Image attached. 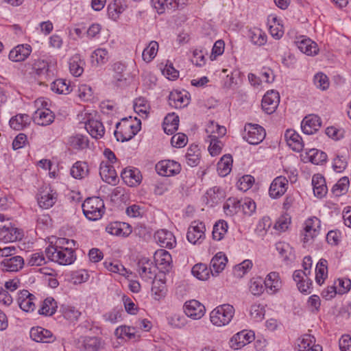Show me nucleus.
Segmentation results:
<instances>
[{"label": "nucleus", "instance_id": "1", "mask_svg": "<svg viewBox=\"0 0 351 351\" xmlns=\"http://www.w3.org/2000/svg\"><path fill=\"white\" fill-rule=\"evenodd\" d=\"M71 243L74 245L75 241L66 238H59L55 245L46 248L45 254L49 260L60 265H71L76 259L75 251L70 246Z\"/></svg>", "mask_w": 351, "mask_h": 351}, {"label": "nucleus", "instance_id": "11", "mask_svg": "<svg viewBox=\"0 0 351 351\" xmlns=\"http://www.w3.org/2000/svg\"><path fill=\"white\" fill-rule=\"evenodd\" d=\"M56 193L50 187L46 186L40 189L38 203L41 208L45 209L49 208L56 203Z\"/></svg>", "mask_w": 351, "mask_h": 351}, {"label": "nucleus", "instance_id": "43", "mask_svg": "<svg viewBox=\"0 0 351 351\" xmlns=\"http://www.w3.org/2000/svg\"><path fill=\"white\" fill-rule=\"evenodd\" d=\"M328 276L327 261L325 259H321L316 265L315 268V280L321 285Z\"/></svg>", "mask_w": 351, "mask_h": 351}, {"label": "nucleus", "instance_id": "32", "mask_svg": "<svg viewBox=\"0 0 351 351\" xmlns=\"http://www.w3.org/2000/svg\"><path fill=\"white\" fill-rule=\"evenodd\" d=\"M121 177L131 186L139 184L142 179L141 172L137 169H125L121 173Z\"/></svg>", "mask_w": 351, "mask_h": 351}, {"label": "nucleus", "instance_id": "21", "mask_svg": "<svg viewBox=\"0 0 351 351\" xmlns=\"http://www.w3.org/2000/svg\"><path fill=\"white\" fill-rule=\"evenodd\" d=\"M30 337L32 340L41 343H51L56 339L51 331L39 326L30 330Z\"/></svg>", "mask_w": 351, "mask_h": 351}, {"label": "nucleus", "instance_id": "64", "mask_svg": "<svg viewBox=\"0 0 351 351\" xmlns=\"http://www.w3.org/2000/svg\"><path fill=\"white\" fill-rule=\"evenodd\" d=\"M241 202L235 198H229L223 206L224 210H230V213L233 214L237 213L241 208Z\"/></svg>", "mask_w": 351, "mask_h": 351}, {"label": "nucleus", "instance_id": "56", "mask_svg": "<svg viewBox=\"0 0 351 351\" xmlns=\"http://www.w3.org/2000/svg\"><path fill=\"white\" fill-rule=\"evenodd\" d=\"M69 142L73 148L77 149H83L88 146V140L87 137L81 134H77L71 137Z\"/></svg>", "mask_w": 351, "mask_h": 351}, {"label": "nucleus", "instance_id": "41", "mask_svg": "<svg viewBox=\"0 0 351 351\" xmlns=\"http://www.w3.org/2000/svg\"><path fill=\"white\" fill-rule=\"evenodd\" d=\"M104 341L98 337H84L82 346L86 351H98L103 348Z\"/></svg>", "mask_w": 351, "mask_h": 351}, {"label": "nucleus", "instance_id": "25", "mask_svg": "<svg viewBox=\"0 0 351 351\" xmlns=\"http://www.w3.org/2000/svg\"><path fill=\"white\" fill-rule=\"evenodd\" d=\"M24 264L23 258L20 256L6 258L1 263L3 271L14 272L21 269Z\"/></svg>", "mask_w": 351, "mask_h": 351}, {"label": "nucleus", "instance_id": "15", "mask_svg": "<svg viewBox=\"0 0 351 351\" xmlns=\"http://www.w3.org/2000/svg\"><path fill=\"white\" fill-rule=\"evenodd\" d=\"M254 339V333L252 331L243 330L234 335L230 340L231 346L238 350L250 343Z\"/></svg>", "mask_w": 351, "mask_h": 351}, {"label": "nucleus", "instance_id": "5", "mask_svg": "<svg viewBox=\"0 0 351 351\" xmlns=\"http://www.w3.org/2000/svg\"><path fill=\"white\" fill-rule=\"evenodd\" d=\"M190 98L186 89H174L169 94V104L175 108H182L189 104Z\"/></svg>", "mask_w": 351, "mask_h": 351}, {"label": "nucleus", "instance_id": "20", "mask_svg": "<svg viewBox=\"0 0 351 351\" xmlns=\"http://www.w3.org/2000/svg\"><path fill=\"white\" fill-rule=\"evenodd\" d=\"M285 138L288 146L294 152H300L304 148L302 137L295 130L288 129L285 133Z\"/></svg>", "mask_w": 351, "mask_h": 351}, {"label": "nucleus", "instance_id": "2", "mask_svg": "<svg viewBox=\"0 0 351 351\" xmlns=\"http://www.w3.org/2000/svg\"><path fill=\"white\" fill-rule=\"evenodd\" d=\"M234 308L229 304L219 305L210 313L211 323L218 327L228 325L234 315Z\"/></svg>", "mask_w": 351, "mask_h": 351}, {"label": "nucleus", "instance_id": "38", "mask_svg": "<svg viewBox=\"0 0 351 351\" xmlns=\"http://www.w3.org/2000/svg\"><path fill=\"white\" fill-rule=\"evenodd\" d=\"M32 118L27 114H19L12 117L10 120V125L15 130H21L29 125Z\"/></svg>", "mask_w": 351, "mask_h": 351}, {"label": "nucleus", "instance_id": "55", "mask_svg": "<svg viewBox=\"0 0 351 351\" xmlns=\"http://www.w3.org/2000/svg\"><path fill=\"white\" fill-rule=\"evenodd\" d=\"M315 343V337L306 334L298 339L297 348L298 351H307Z\"/></svg>", "mask_w": 351, "mask_h": 351}, {"label": "nucleus", "instance_id": "18", "mask_svg": "<svg viewBox=\"0 0 351 351\" xmlns=\"http://www.w3.org/2000/svg\"><path fill=\"white\" fill-rule=\"evenodd\" d=\"M155 240L162 247L173 248L176 246V241L174 235L167 230H158L154 235Z\"/></svg>", "mask_w": 351, "mask_h": 351}, {"label": "nucleus", "instance_id": "31", "mask_svg": "<svg viewBox=\"0 0 351 351\" xmlns=\"http://www.w3.org/2000/svg\"><path fill=\"white\" fill-rule=\"evenodd\" d=\"M313 193L315 196L322 198L326 195L328 189L325 178L321 174H315L312 178Z\"/></svg>", "mask_w": 351, "mask_h": 351}, {"label": "nucleus", "instance_id": "23", "mask_svg": "<svg viewBox=\"0 0 351 351\" xmlns=\"http://www.w3.org/2000/svg\"><path fill=\"white\" fill-rule=\"evenodd\" d=\"M34 69L35 70V75L38 76V83L39 86H48L49 80H45L47 73L49 72V64L45 60H38L35 62Z\"/></svg>", "mask_w": 351, "mask_h": 351}, {"label": "nucleus", "instance_id": "8", "mask_svg": "<svg viewBox=\"0 0 351 351\" xmlns=\"http://www.w3.org/2000/svg\"><path fill=\"white\" fill-rule=\"evenodd\" d=\"M280 102V95L274 89L268 90L262 99V108L267 114L273 113L277 108Z\"/></svg>", "mask_w": 351, "mask_h": 351}, {"label": "nucleus", "instance_id": "10", "mask_svg": "<svg viewBox=\"0 0 351 351\" xmlns=\"http://www.w3.org/2000/svg\"><path fill=\"white\" fill-rule=\"evenodd\" d=\"M36 297L27 290L21 291L17 299L20 308L26 313L33 312L36 309Z\"/></svg>", "mask_w": 351, "mask_h": 351}, {"label": "nucleus", "instance_id": "28", "mask_svg": "<svg viewBox=\"0 0 351 351\" xmlns=\"http://www.w3.org/2000/svg\"><path fill=\"white\" fill-rule=\"evenodd\" d=\"M99 174L102 180L110 184H114L117 176L114 168L107 162H102L100 164Z\"/></svg>", "mask_w": 351, "mask_h": 351}, {"label": "nucleus", "instance_id": "30", "mask_svg": "<svg viewBox=\"0 0 351 351\" xmlns=\"http://www.w3.org/2000/svg\"><path fill=\"white\" fill-rule=\"evenodd\" d=\"M228 262V258L223 252H218L211 259L210 264V270L213 275H217L221 272Z\"/></svg>", "mask_w": 351, "mask_h": 351}, {"label": "nucleus", "instance_id": "57", "mask_svg": "<svg viewBox=\"0 0 351 351\" xmlns=\"http://www.w3.org/2000/svg\"><path fill=\"white\" fill-rule=\"evenodd\" d=\"M169 323L173 327L181 328L186 325L187 319L180 313H175L169 318Z\"/></svg>", "mask_w": 351, "mask_h": 351}, {"label": "nucleus", "instance_id": "17", "mask_svg": "<svg viewBox=\"0 0 351 351\" xmlns=\"http://www.w3.org/2000/svg\"><path fill=\"white\" fill-rule=\"evenodd\" d=\"M320 220L315 217H311L305 221L304 242H308L317 236L320 229Z\"/></svg>", "mask_w": 351, "mask_h": 351}, {"label": "nucleus", "instance_id": "7", "mask_svg": "<svg viewBox=\"0 0 351 351\" xmlns=\"http://www.w3.org/2000/svg\"><path fill=\"white\" fill-rule=\"evenodd\" d=\"M185 315L193 319H199L205 314V306L196 300L186 301L184 304Z\"/></svg>", "mask_w": 351, "mask_h": 351}, {"label": "nucleus", "instance_id": "60", "mask_svg": "<svg viewBox=\"0 0 351 351\" xmlns=\"http://www.w3.org/2000/svg\"><path fill=\"white\" fill-rule=\"evenodd\" d=\"M116 334L120 338L128 337L129 339H134L136 337V332L134 328L130 326H120L117 328Z\"/></svg>", "mask_w": 351, "mask_h": 351}, {"label": "nucleus", "instance_id": "45", "mask_svg": "<svg viewBox=\"0 0 351 351\" xmlns=\"http://www.w3.org/2000/svg\"><path fill=\"white\" fill-rule=\"evenodd\" d=\"M232 165V156L224 155L217 163V171L220 176H226L231 171Z\"/></svg>", "mask_w": 351, "mask_h": 351}, {"label": "nucleus", "instance_id": "35", "mask_svg": "<svg viewBox=\"0 0 351 351\" xmlns=\"http://www.w3.org/2000/svg\"><path fill=\"white\" fill-rule=\"evenodd\" d=\"M186 164L190 167H196L201 160V152L197 145H191L185 155Z\"/></svg>", "mask_w": 351, "mask_h": 351}, {"label": "nucleus", "instance_id": "13", "mask_svg": "<svg viewBox=\"0 0 351 351\" xmlns=\"http://www.w3.org/2000/svg\"><path fill=\"white\" fill-rule=\"evenodd\" d=\"M322 125L320 118L315 114L306 116L302 123L301 128L304 134H313L316 132Z\"/></svg>", "mask_w": 351, "mask_h": 351}, {"label": "nucleus", "instance_id": "34", "mask_svg": "<svg viewBox=\"0 0 351 351\" xmlns=\"http://www.w3.org/2000/svg\"><path fill=\"white\" fill-rule=\"evenodd\" d=\"M207 138L210 140L213 138H220L226 133V128L224 126L219 125L215 121H210L206 128Z\"/></svg>", "mask_w": 351, "mask_h": 351}, {"label": "nucleus", "instance_id": "19", "mask_svg": "<svg viewBox=\"0 0 351 351\" xmlns=\"http://www.w3.org/2000/svg\"><path fill=\"white\" fill-rule=\"evenodd\" d=\"M55 115L49 108L37 109L33 114L34 122L39 125L46 126L52 123Z\"/></svg>", "mask_w": 351, "mask_h": 351}, {"label": "nucleus", "instance_id": "3", "mask_svg": "<svg viewBox=\"0 0 351 351\" xmlns=\"http://www.w3.org/2000/svg\"><path fill=\"white\" fill-rule=\"evenodd\" d=\"M83 213L90 221H97L105 212L104 201L98 197H88L82 205Z\"/></svg>", "mask_w": 351, "mask_h": 351}, {"label": "nucleus", "instance_id": "29", "mask_svg": "<svg viewBox=\"0 0 351 351\" xmlns=\"http://www.w3.org/2000/svg\"><path fill=\"white\" fill-rule=\"evenodd\" d=\"M29 45H19L10 51L9 59L13 62L23 61L31 53Z\"/></svg>", "mask_w": 351, "mask_h": 351}, {"label": "nucleus", "instance_id": "14", "mask_svg": "<svg viewBox=\"0 0 351 351\" xmlns=\"http://www.w3.org/2000/svg\"><path fill=\"white\" fill-rule=\"evenodd\" d=\"M288 180L284 176L276 178L271 182L269 193L272 198L281 197L287 191Z\"/></svg>", "mask_w": 351, "mask_h": 351}, {"label": "nucleus", "instance_id": "26", "mask_svg": "<svg viewBox=\"0 0 351 351\" xmlns=\"http://www.w3.org/2000/svg\"><path fill=\"white\" fill-rule=\"evenodd\" d=\"M22 232L17 228H14L10 223L9 226H4L0 230V239L5 243L14 242L21 239Z\"/></svg>", "mask_w": 351, "mask_h": 351}, {"label": "nucleus", "instance_id": "50", "mask_svg": "<svg viewBox=\"0 0 351 351\" xmlns=\"http://www.w3.org/2000/svg\"><path fill=\"white\" fill-rule=\"evenodd\" d=\"M223 197V191L217 186H214L208 189L206 193L207 202L212 204H217Z\"/></svg>", "mask_w": 351, "mask_h": 351}, {"label": "nucleus", "instance_id": "53", "mask_svg": "<svg viewBox=\"0 0 351 351\" xmlns=\"http://www.w3.org/2000/svg\"><path fill=\"white\" fill-rule=\"evenodd\" d=\"M264 281L260 277H254L250 279L249 290L254 295H260L264 291Z\"/></svg>", "mask_w": 351, "mask_h": 351}, {"label": "nucleus", "instance_id": "58", "mask_svg": "<svg viewBox=\"0 0 351 351\" xmlns=\"http://www.w3.org/2000/svg\"><path fill=\"white\" fill-rule=\"evenodd\" d=\"M108 53L105 49L99 48L95 50L91 55L92 62L96 61L97 64L105 63L108 60Z\"/></svg>", "mask_w": 351, "mask_h": 351}, {"label": "nucleus", "instance_id": "42", "mask_svg": "<svg viewBox=\"0 0 351 351\" xmlns=\"http://www.w3.org/2000/svg\"><path fill=\"white\" fill-rule=\"evenodd\" d=\"M58 308L57 303L53 298H47L41 304L38 312L41 315L51 316L53 315Z\"/></svg>", "mask_w": 351, "mask_h": 351}, {"label": "nucleus", "instance_id": "49", "mask_svg": "<svg viewBox=\"0 0 351 351\" xmlns=\"http://www.w3.org/2000/svg\"><path fill=\"white\" fill-rule=\"evenodd\" d=\"M191 272L197 279L206 280L209 278L210 270L205 264L199 263L193 267Z\"/></svg>", "mask_w": 351, "mask_h": 351}, {"label": "nucleus", "instance_id": "24", "mask_svg": "<svg viewBox=\"0 0 351 351\" xmlns=\"http://www.w3.org/2000/svg\"><path fill=\"white\" fill-rule=\"evenodd\" d=\"M85 128L90 135L96 139L103 137L105 133L104 126L97 119H88L85 122Z\"/></svg>", "mask_w": 351, "mask_h": 351}, {"label": "nucleus", "instance_id": "22", "mask_svg": "<svg viewBox=\"0 0 351 351\" xmlns=\"http://www.w3.org/2000/svg\"><path fill=\"white\" fill-rule=\"evenodd\" d=\"M293 278L297 284L298 290L303 293H310L312 286V281L305 273L300 269L295 270L293 274Z\"/></svg>", "mask_w": 351, "mask_h": 351}, {"label": "nucleus", "instance_id": "48", "mask_svg": "<svg viewBox=\"0 0 351 351\" xmlns=\"http://www.w3.org/2000/svg\"><path fill=\"white\" fill-rule=\"evenodd\" d=\"M228 226L226 221L219 220L213 226V237L215 240H221L228 231Z\"/></svg>", "mask_w": 351, "mask_h": 351}, {"label": "nucleus", "instance_id": "4", "mask_svg": "<svg viewBox=\"0 0 351 351\" xmlns=\"http://www.w3.org/2000/svg\"><path fill=\"white\" fill-rule=\"evenodd\" d=\"M205 224L199 221L191 222L186 234L187 240L193 244L200 243L205 239Z\"/></svg>", "mask_w": 351, "mask_h": 351}, {"label": "nucleus", "instance_id": "40", "mask_svg": "<svg viewBox=\"0 0 351 351\" xmlns=\"http://www.w3.org/2000/svg\"><path fill=\"white\" fill-rule=\"evenodd\" d=\"M69 71L75 77L80 76L84 72L85 62L80 55L76 54L69 60Z\"/></svg>", "mask_w": 351, "mask_h": 351}, {"label": "nucleus", "instance_id": "61", "mask_svg": "<svg viewBox=\"0 0 351 351\" xmlns=\"http://www.w3.org/2000/svg\"><path fill=\"white\" fill-rule=\"evenodd\" d=\"M252 267V263L250 260H245L241 263L236 265L234 273L238 277H242Z\"/></svg>", "mask_w": 351, "mask_h": 351}, {"label": "nucleus", "instance_id": "47", "mask_svg": "<svg viewBox=\"0 0 351 351\" xmlns=\"http://www.w3.org/2000/svg\"><path fill=\"white\" fill-rule=\"evenodd\" d=\"M88 174V165L86 162H76L71 169V175L76 179H81Z\"/></svg>", "mask_w": 351, "mask_h": 351}, {"label": "nucleus", "instance_id": "39", "mask_svg": "<svg viewBox=\"0 0 351 351\" xmlns=\"http://www.w3.org/2000/svg\"><path fill=\"white\" fill-rule=\"evenodd\" d=\"M179 117L174 113L168 114L163 122V129L166 134H173L178 129Z\"/></svg>", "mask_w": 351, "mask_h": 351}, {"label": "nucleus", "instance_id": "12", "mask_svg": "<svg viewBox=\"0 0 351 351\" xmlns=\"http://www.w3.org/2000/svg\"><path fill=\"white\" fill-rule=\"evenodd\" d=\"M157 269V266L146 258H142L138 263V273L145 280H151L155 278Z\"/></svg>", "mask_w": 351, "mask_h": 351}, {"label": "nucleus", "instance_id": "6", "mask_svg": "<svg viewBox=\"0 0 351 351\" xmlns=\"http://www.w3.org/2000/svg\"><path fill=\"white\" fill-rule=\"evenodd\" d=\"M245 130L247 131L246 135L244 138L252 145H258L265 137V129L259 125L247 124Z\"/></svg>", "mask_w": 351, "mask_h": 351}, {"label": "nucleus", "instance_id": "59", "mask_svg": "<svg viewBox=\"0 0 351 351\" xmlns=\"http://www.w3.org/2000/svg\"><path fill=\"white\" fill-rule=\"evenodd\" d=\"M105 267L110 271L117 273L122 276L126 274V269L118 262L105 261L104 263Z\"/></svg>", "mask_w": 351, "mask_h": 351}, {"label": "nucleus", "instance_id": "37", "mask_svg": "<svg viewBox=\"0 0 351 351\" xmlns=\"http://www.w3.org/2000/svg\"><path fill=\"white\" fill-rule=\"evenodd\" d=\"M296 43L300 51L308 56L317 54L318 51L317 44L310 38H301Z\"/></svg>", "mask_w": 351, "mask_h": 351}, {"label": "nucleus", "instance_id": "16", "mask_svg": "<svg viewBox=\"0 0 351 351\" xmlns=\"http://www.w3.org/2000/svg\"><path fill=\"white\" fill-rule=\"evenodd\" d=\"M106 230L112 235L125 237L132 233V227L127 223L114 221L109 223Z\"/></svg>", "mask_w": 351, "mask_h": 351}, {"label": "nucleus", "instance_id": "63", "mask_svg": "<svg viewBox=\"0 0 351 351\" xmlns=\"http://www.w3.org/2000/svg\"><path fill=\"white\" fill-rule=\"evenodd\" d=\"M162 73L169 80H175L179 76L178 71L173 66L172 63H167L162 69Z\"/></svg>", "mask_w": 351, "mask_h": 351}, {"label": "nucleus", "instance_id": "36", "mask_svg": "<svg viewBox=\"0 0 351 351\" xmlns=\"http://www.w3.org/2000/svg\"><path fill=\"white\" fill-rule=\"evenodd\" d=\"M134 110L141 117L147 118L150 110L149 103L143 96L136 97L134 101Z\"/></svg>", "mask_w": 351, "mask_h": 351}, {"label": "nucleus", "instance_id": "44", "mask_svg": "<svg viewBox=\"0 0 351 351\" xmlns=\"http://www.w3.org/2000/svg\"><path fill=\"white\" fill-rule=\"evenodd\" d=\"M306 155L309 161L317 165H322L327 160L326 154L317 149H310L306 152Z\"/></svg>", "mask_w": 351, "mask_h": 351}, {"label": "nucleus", "instance_id": "54", "mask_svg": "<svg viewBox=\"0 0 351 351\" xmlns=\"http://www.w3.org/2000/svg\"><path fill=\"white\" fill-rule=\"evenodd\" d=\"M350 181L348 177H343L340 178L336 184L332 188V193L336 196H341L345 194L349 188Z\"/></svg>", "mask_w": 351, "mask_h": 351}, {"label": "nucleus", "instance_id": "33", "mask_svg": "<svg viewBox=\"0 0 351 351\" xmlns=\"http://www.w3.org/2000/svg\"><path fill=\"white\" fill-rule=\"evenodd\" d=\"M265 288L269 293L277 292L281 287V280L278 273L270 272L264 280Z\"/></svg>", "mask_w": 351, "mask_h": 351}, {"label": "nucleus", "instance_id": "51", "mask_svg": "<svg viewBox=\"0 0 351 351\" xmlns=\"http://www.w3.org/2000/svg\"><path fill=\"white\" fill-rule=\"evenodd\" d=\"M251 42L258 46L264 45L267 42V36L260 29H254L249 32Z\"/></svg>", "mask_w": 351, "mask_h": 351}, {"label": "nucleus", "instance_id": "52", "mask_svg": "<svg viewBox=\"0 0 351 351\" xmlns=\"http://www.w3.org/2000/svg\"><path fill=\"white\" fill-rule=\"evenodd\" d=\"M158 50V43L156 41H151L149 45L143 50L142 58L144 61L149 62L156 56Z\"/></svg>", "mask_w": 351, "mask_h": 351}, {"label": "nucleus", "instance_id": "46", "mask_svg": "<svg viewBox=\"0 0 351 351\" xmlns=\"http://www.w3.org/2000/svg\"><path fill=\"white\" fill-rule=\"evenodd\" d=\"M152 291L156 300L165 297L167 292L165 282L161 279H153Z\"/></svg>", "mask_w": 351, "mask_h": 351}, {"label": "nucleus", "instance_id": "9", "mask_svg": "<svg viewBox=\"0 0 351 351\" xmlns=\"http://www.w3.org/2000/svg\"><path fill=\"white\" fill-rule=\"evenodd\" d=\"M156 170L160 176H171L180 172L181 166L174 160H165L156 164Z\"/></svg>", "mask_w": 351, "mask_h": 351}, {"label": "nucleus", "instance_id": "62", "mask_svg": "<svg viewBox=\"0 0 351 351\" xmlns=\"http://www.w3.org/2000/svg\"><path fill=\"white\" fill-rule=\"evenodd\" d=\"M206 141L210 143L208 151L212 156H217L221 153L223 143L219 138H213Z\"/></svg>", "mask_w": 351, "mask_h": 351}, {"label": "nucleus", "instance_id": "27", "mask_svg": "<svg viewBox=\"0 0 351 351\" xmlns=\"http://www.w3.org/2000/svg\"><path fill=\"white\" fill-rule=\"evenodd\" d=\"M155 265H158L160 269L169 271L171 269L172 258L171 254L165 250H157L154 254Z\"/></svg>", "mask_w": 351, "mask_h": 351}]
</instances>
